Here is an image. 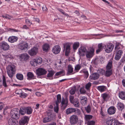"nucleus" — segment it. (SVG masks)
Masks as SVG:
<instances>
[{"instance_id":"obj_1","label":"nucleus","mask_w":125,"mask_h":125,"mask_svg":"<svg viewBox=\"0 0 125 125\" xmlns=\"http://www.w3.org/2000/svg\"><path fill=\"white\" fill-rule=\"evenodd\" d=\"M6 70L8 76L12 79L16 71L15 66L13 65H9L7 66Z\"/></svg>"},{"instance_id":"obj_2","label":"nucleus","mask_w":125,"mask_h":125,"mask_svg":"<svg viewBox=\"0 0 125 125\" xmlns=\"http://www.w3.org/2000/svg\"><path fill=\"white\" fill-rule=\"evenodd\" d=\"M18 108H14L11 110L10 115L11 118L17 119L19 118L20 115L18 111Z\"/></svg>"},{"instance_id":"obj_3","label":"nucleus","mask_w":125,"mask_h":125,"mask_svg":"<svg viewBox=\"0 0 125 125\" xmlns=\"http://www.w3.org/2000/svg\"><path fill=\"white\" fill-rule=\"evenodd\" d=\"M118 121L111 117L108 118L106 121V123L108 125H117Z\"/></svg>"},{"instance_id":"obj_4","label":"nucleus","mask_w":125,"mask_h":125,"mask_svg":"<svg viewBox=\"0 0 125 125\" xmlns=\"http://www.w3.org/2000/svg\"><path fill=\"white\" fill-rule=\"evenodd\" d=\"M114 47L113 44L112 43H108L106 45L104 48L105 51L107 53L111 52Z\"/></svg>"},{"instance_id":"obj_5","label":"nucleus","mask_w":125,"mask_h":125,"mask_svg":"<svg viewBox=\"0 0 125 125\" xmlns=\"http://www.w3.org/2000/svg\"><path fill=\"white\" fill-rule=\"evenodd\" d=\"M71 44L69 43H66L63 45V51L65 50V55L66 56H68L70 52Z\"/></svg>"},{"instance_id":"obj_6","label":"nucleus","mask_w":125,"mask_h":125,"mask_svg":"<svg viewBox=\"0 0 125 125\" xmlns=\"http://www.w3.org/2000/svg\"><path fill=\"white\" fill-rule=\"evenodd\" d=\"M78 116L75 115H73L71 116L70 118V122L71 125H75L78 122Z\"/></svg>"},{"instance_id":"obj_7","label":"nucleus","mask_w":125,"mask_h":125,"mask_svg":"<svg viewBox=\"0 0 125 125\" xmlns=\"http://www.w3.org/2000/svg\"><path fill=\"white\" fill-rule=\"evenodd\" d=\"M94 52L93 48H91L90 49L87 51L85 54L86 57L88 58H91L94 55Z\"/></svg>"},{"instance_id":"obj_8","label":"nucleus","mask_w":125,"mask_h":125,"mask_svg":"<svg viewBox=\"0 0 125 125\" xmlns=\"http://www.w3.org/2000/svg\"><path fill=\"white\" fill-rule=\"evenodd\" d=\"M29 118L27 116H24L19 121L20 125H24L26 123H28L29 120Z\"/></svg>"},{"instance_id":"obj_9","label":"nucleus","mask_w":125,"mask_h":125,"mask_svg":"<svg viewBox=\"0 0 125 125\" xmlns=\"http://www.w3.org/2000/svg\"><path fill=\"white\" fill-rule=\"evenodd\" d=\"M1 48L4 51L8 50L9 49V46L6 42L4 41L2 42L0 44Z\"/></svg>"},{"instance_id":"obj_10","label":"nucleus","mask_w":125,"mask_h":125,"mask_svg":"<svg viewBox=\"0 0 125 125\" xmlns=\"http://www.w3.org/2000/svg\"><path fill=\"white\" fill-rule=\"evenodd\" d=\"M87 50L86 48L84 46H81L79 49L78 52L80 56H84L85 55V53L86 52Z\"/></svg>"},{"instance_id":"obj_11","label":"nucleus","mask_w":125,"mask_h":125,"mask_svg":"<svg viewBox=\"0 0 125 125\" xmlns=\"http://www.w3.org/2000/svg\"><path fill=\"white\" fill-rule=\"evenodd\" d=\"M38 52V48L36 47H34L28 51V53L31 56L35 55Z\"/></svg>"},{"instance_id":"obj_12","label":"nucleus","mask_w":125,"mask_h":125,"mask_svg":"<svg viewBox=\"0 0 125 125\" xmlns=\"http://www.w3.org/2000/svg\"><path fill=\"white\" fill-rule=\"evenodd\" d=\"M47 72L45 69L42 68H38L36 70L37 75L39 76L45 75Z\"/></svg>"},{"instance_id":"obj_13","label":"nucleus","mask_w":125,"mask_h":125,"mask_svg":"<svg viewBox=\"0 0 125 125\" xmlns=\"http://www.w3.org/2000/svg\"><path fill=\"white\" fill-rule=\"evenodd\" d=\"M9 125H17L18 122L16 119L10 118L8 120Z\"/></svg>"},{"instance_id":"obj_14","label":"nucleus","mask_w":125,"mask_h":125,"mask_svg":"<svg viewBox=\"0 0 125 125\" xmlns=\"http://www.w3.org/2000/svg\"><path fill=\"white\" fill-rule=\"evenodd\" d=\"M28 43H24L20 44L19 46V48L21 50L26 51L27 49L29 48Z\"/></svg>"},{"instance_id":"obj_15","label":"nucleus","mask_w":125,"mask_h":125,"mask_svg":"<svg viewBox=\"0 0 125 125\" xmlns=\"http://www.w3.org/2000/svg\"><path fill=\"white\" fill-rule=\"evenodd\" d=\"M99 77V75L97 73H94L91 74L89 76V79L92 80L97 79Z\"/></svg>"},{"instance_id":"obj_16","label":"nucleus","mask_w":125,"mask_h":125,"mask_svg":"<svg viewBox=\"0 0 125 125\" xmlns=\"http://www.w3.org/2000/svg\"><path fill=\"white\" fill-rule=\"evenodd\" d=\"M61 48L58 45H56L53 47L52 48L53 52L55 54L58 53L60 51Z\"/></svg>"},{"instance_id":"obj_17","label":"nucleus","mask_w":125,"mask_h":125,"mask_svg":"<svg viewBox=\"0 0 125 125\" xmlns=\"http://www.w3.org/2000/svg\"><path fill=\"white\" fill-rule=\"evenodd\" d=\"M68 103V100L65 99L63 98L61 102V104L62 105V109L63 110H64L67 106Z\"/></svg>"},{"instance_id":"obj_18","label":"nucleus","mask_w":125,"mask_h":125,"mask_svg":"<svg viewBox=\"0 0 125 125\" xmlns=\"http://www.w3.org/2000/svg\"><path fill=\"white\" fill-rule=\"evenodd\" d=\"M2 84L3 86L5 87H7L9 85L10 81H6L5 77L4 75L2 76Z\"/></svg>"},{"instance_id":"obj_19","label":"nucleus","mask_w":125,"mask_h":125,"mask_svg":"<svg viewBox=\"0 0 125 125\" xmlns=\"http://www.w3.org/2000/svg\"><path fill=\"white\" fill-rule=\"evenodd\" d=\"M80 102L82 105H84L87 102V97L85 96H81L80 98Z\"/></svg>"},{"instance_id":"obj_20","label":"nucleus","mask_w":125,"mask_h":125,"mask_svg":"<svg viewBox=\"0 0 125 125\" xmlns=\"http://www.w3.org/2000/svg\"><path fill=\"white\" fill-rule=\"evenodd\" d=\"M116 109L113 106H112L109 108L107 110V112L110 115H112L115 113V112Z\"/></svg>"},{"instance_id":"obj_21","label":"nucleus","mask_w":125,"mask_h":125,"mask_svg":"<svg viewBox=\"0 0 125 125\" xmlns=\"http://www.w3.org/2000/svg\"><path fill=\"white\" fill-rule=\"evenodd\" d=\"M101 96L104 101H108L110 97L109 94L107 93H105L101 94Z\"/></svg>"},{"instance_id":"obj_22","label":"nucleus","mask_w":125,"mask_h":125,"mask_svg":"<svg viewBox=\"0 0 125 125\" xmlns=\"http://www.w3.org/2000/svg\"><path fill=\"white\" fill-rule=\"evenodd\" d=\"M122 53L123 52L121 50H119L118 51L115 55V59L116 60H119L121 58Z\"/></svg>"},{"instance_id":"obj_23","label":"nucleus","mask_w":125,"mask_h":125,"mask_svg":"<svg viewBox=\"0 0 125 125\" xmlns=\"http://www.w3.org/2000/svg\"><path fill=\"white\" fill-rule=\"evenodd\" d=\"M17 37L12 36L10 37L8 39V41L11 43H14L16 42L18 40Z\"/></svg>"},{"instance_id":"obj_24","label":"nucleus","mask_w":125,"mask_h":125,"mask_svg":"<svg viewBox=\"0 0 125 125\" xmlns=\"http://www.w3.org/2000/svg\"><path fill=\"white\" fill-rule=\"evenodd\" d=\"M73 104L74 106L76 107H80V104L78 101V99L76 98L74 99V100L73 101V102L71 103Z\"/></svg>"},{"instance_id":"obj_25","label":"nucleus","mask_w":125,"mask_h":125,"mask_svg":"<svg viewBox=\"0 0 125 125\" xmlns=\"http://www.w3.org/2000/svg\"><path fill=\"white\" fill-rule=\"evenodd\" d=\"M80 72L83 73L84 77L85 78H87L89 75L87 70L85 69H83L81 70Z\"/></svg>"},{"instance_id":"obj_26","label":"nucleus","mask_w":125,"mask_h":125,"mask_svg":"<svg viewBox=\"0 0 125 125\" xmlns=\"http://www.w3.org/2000/svg\"><path fill=\"white\" fill-rule=\"evenodd\" d=\"M75 108H70L67 109L66 110V113L67 115H68L73 113L75 112Z\"/></svg>"},{"instance_id":"obj_27","label":"nucleus","mask_w":125,"mask_h":125,"mask_svg":"<svg viewBox=\"0 0 125 125\" xmlns=\"http://www.w3.org/2000/svg\"><path fill=\"white\" fill-rule=\"evenodd\" d=\"M27 79L28 80H30L34 78V75L32 72H28L27 73Z\"/></svg>"},{"instance_id":"obj_28","label":"nucleus","mask_w":125,"mask_h":125,"mask_svg":"<svg viewBox=\"0 0 125 125\" xmlns=\"http://www.w3.org/2000/svg\"><path fill=\"white\" fill-rule=\"evenodd\" d=\"M21 57L23 60L26 61L29 58L30 56L27 54L25 53L21 54Z\"/></svg>"},{"instance_id":"obj_29","label":"nucleus","mask_w":125,"mask_h":125,"mask_svg":"<svg viewBox=\"0 0 125 125\" xmlns=\"http://www.w3.org/2000/svg\"><path fill=\"white\" fill-rule=\"evenodd\" d=\"M97 89L100 92H103L106 90V87L104 85L100 86L97 87Z\"/></svg>"},{"instance_id":"obj_30","label":"nucleus","mask_w":125,"mask_h":125,"mask_svg":"<svg viewBox=\"0 0 125 125\" xmlns=\"http://www.w3.org/2000/svg\"><path fill=\"white\" fill-rule=\"evenodd\" d=\"M112 62L111 60H110L106 66V69L107 70H112Z\"/></svg>"},{"instance_id":"obj_31","label":"nucleus","mask_w":125,"mask_h":125,"mask_svg":"<svg viewBox=\"0 0 125 125\" xmlns=\"http://www.w3.org/2000/svg\"><path fill=\"white\" fill-rule=\"evenodd\" d=\"M117 107L118 109L122 111V110L124 108V105L123 103L120 102H119L117 104Z\"/></svg>"},{"instance_id":"obj_32","label":"nucleus","mask_w":125,"mask_h":125,"mask_svg":"<svg viewBox=\"0 0 125 125\" xmlns=\"http://www.w3.org/2000/svg\"><path fill=\"white\" fill-rule=\"evenodd\" d=\"M98 49L96 50V53H98L102 51L104 47L102 46V43H101L99 44L98 45Z\"/></svg>"},{"instance_id":"obj_33","label":"nucleus","mask_w":125,"mask_h":125,"mask_svg":"<svg viewBox=\"0 0 125 125\" xmlns=\"http://www.w3.org/2000/svg\"><path fill=\"white\" fill-rule=\"evenodd\" d=\"M119 98L125 100V92L121 91L119 92Z\"/></svg>"},{"instance_id":"obj_34","label":"nucleus","mask_w":125,"mask_h":125,"mask_svg":"<svg viewBox=\"0 0 125 125\" xmlns=\"http://www.w3.org/2000/svg\"><path fill=\"white\" fill-rule=\"evenodd\" d=\"M50 46L49 44L46 43L43 45L42 47L43 51L45 52H47L49 50Z\"/></svg>"},{"instance_id":"obj_35","label":"nucleus","mask_w":125,"mask_h":125,"mask_svg":"<svg viewBox=\"0 0 125 125\" xmlns=\"http://www.w3.org/2000/svg\"><path fill=\"white\" fill-rule=\"evenodd\" d=\"M26 112L27 114L30 115L32 112L33 110L30 107H25Z\"/></svg>"},{"instance_id":"obj_36","label":"nucleus","mask_w":125,"mask_h":125,"mask_svg":"<svg viewBox=\"0 0 125 125\" xmlns=\"http://www.w3.org/2000/svg\"><path fill=\"white\" fill-rule=\"evenodd\" d=\"M112 70H107L105 72V75L106 77H109L112 74Z\"/></svg>"},{"instance_id":"obj_37","label":"nucleus","mask_w":125,"mask_h":125,"mask_svg":"<svg viewBox=\"0 0 125 125\" xmlns=\"http://www.w3.org/2000/svg\"><path fill=\"white\" fill-rule=\"evenodd\" d=\"M73 68L71 65H69L68 66V73L66 75H68V74L72 73L73 71Z\"/></svg>"},{"instance_id":"obj_38","label":"nucleus","mask_w":125,"mask_h":125,"mask_svg":"<svg viewBox=\"0 0 125 125\" xmlns=\"http://www.w3.org/2000/svg\"><path fill=\"white\" fill-rule=\"evenodd\" d=\"M25 107H22L20 108L19 113L22 115H24L26 113Z\"/></svg>"},{"instance_id":"obj_39","label":"nucleus","mask_w":125,"mask_h":125,"mask_svg":"<svg viewBox=\"0 0 125 125\" xmlns=\"http://www.w3.org/2000/svg\"><path fill=\"white\" fill-rule=\"evenodd\" d=\"M35 61L36 62L37 65L40 64L42 62V59L40 57H37L35 59Z\"/></svg>"},{"instance_id":"obj_40","label":"nucleus","mask_w":125,"mask_h":125,"mask_svg":"<svg viewBox=\"0 0 125 125\" xmlns=\"http://www.w3.org/2000/svg\"><path fill=\"white\" fill-rule=\"evenodd\" d=\"M48 72L49 73L47 74V76L48 77H51L53 76L55 73L54 71L52 70H48Z\"/></svg>"},{"instance_id":"obj_41","label":"nucleus","mask_w":125,"mask_h":125,"mask_svg":"<svg viewBox=\"0 0 125 125\" xmlns=\"http://www.w3.org/2000/svg\"><path fill=\"white\" fill-rule=\"evenodd\" d=\"M52 119V117H47L44 118L43 120V122L44 123H47L51 121Z\"/></svg>"},{"instance_id":"obj_42","label":"nucleus","mask_w":125,"mask_h":125,"mask_svg":"<svg viewBox=\"0 0 125 125\" xmlns=\"http://www.w3.org/2000/svg\"><path fill=\"white\" fill-rule=\"evenodd\" d=\"M93 118V116L90 115H85L84 119L85 121H88Z\"/></svg>"},{"instance_id":"obj_43","label":"nucleus","mask_w":125,"mask_h":125,"mask_svg":"<svg viewBox=\"0 0 125 125\" xmlns=\"http://www.w3.org/2000/svg\"><path fill=\"white\" fill-rule=\"evenodd\" d=\"M17 78L20 80H22L23 79V77L22 74L18 73L16 75Z\"/></svg>"},{"instance_id":"obj_44","label":"nucleus","mask_w":125,"mask_h":125,"mask_svg":"<svg viewBox=\"0 0 125 125\" xmlns=\"http://www.w3.org/2000/svg\"><path fill=\"white\" fill-rule=\"evenodd\" d=\"M76 88L75 86L73 87L69 91V93L71 95L74 94L76 90Z\"/></svg>"},{"instance_id":"obj_45","label":"nucleus","mask_w":125,"mask_h":125,"mask_svg":"<svg viewBox=\"0 0 125 125\" xmlns=\"http://www.w3.org/2000/svg\"><path fill=\"white\" fill-rule=\"evenodd\" d=\"M79 44L78 42L75 43L73 44V47L74 50H76L79 46Z\"/></svg>"},{"instance_id":"obj_46","label":"nucleus","mask_w":125,"mask_h":125,"mask_svg":"<svg viewBox=\"0 0 125 125\" xmlns=\"http://www.w3.org/2000/svg\"><path fill=\"white\" fill-rule=\"evenodd\" d=\"M61 95L60 94H58L57 95V101H56V103H57L58 104V103H60L61 102Z\"/></svg>"},{"instance_id":"obj_47","label":"nucleus","mask_w":125,"mask_h":125,"mask_svg":"<svg viewBox=\"0 0 125 125\" xmlns=\"http://www.w3.org/2000/svg\"><path fill=\"white\" fill-rule=\"evenodd\" d=\"M85 108L87 113H89L91 112V107L89 105L85 107Z\"/></svg>"},{"instance_id":"obj_48","label":"nucleus","mask_w":125,"mask_h":125,"mask_svg":"<svg viewBox=\"0 0 125 125\" xmlns=\"http://www.w3.org/2000/svg\"><path fill=\"white\" fill-rule=\"evenodd\" d=\"M56 106H55L54 108V110L55 112L57 113L59 110L58 104L56 102Z\"/></svg>"},{"instance_id":"obj_49","label":"nucleus","mask_w":125,"mask_h":125,"mask_svg":"<svg viewBox=\"0 0 125 125\" xmlns=\"http://www.w3.org/2000/svg\"><path fill=\"white\" fill-rule=\"evenodd\" d=\"M35 59H34L31 61V64L32 66H35L37 65L36 62L35 61Z\"/></svg>"},{"instance_id":"obj_50","label":"nucleus","mask_w":125,"mask_h":125,"mask_svg":"<svg viewBox=\"0 0 125 125\" xmlns=\"http://www.w3.org/2000/svg\"><path fill=\"white\" fill-rule=\"evenodd\" d=\"M75 112L78 115H80L81 114V111L79 109L77 108H75Z\"/></svg>"},{"instance_id":"obj_51","label":"nucleus","mask_w":125,"mask_h":125,"mask_svg":"<svg viewBox=\"0 0 125 125\" xmlns=\"http://www.w3.org/2000/svg\"><path fill=\"white\" fill-rule=\"evenodd\" d=\"M91 86V83L90 82H89L86 85L85 88L87 90H88Z\"/></svg>"},{"instance_id":"obj_52","label":"nucleus","mask_w":125,"mask_h":125,"mask_svg":"<svg viewBox=\"0 0 125 125\" xmlns=\"http://www.w3.org/2000/svg\"><path fill=\"white\" fill-rule=\"evenodd\" d=\"M81 66L80 64L76 65L75 67L74 70L75 71H78L81 68Z\"/></svg>"},{"instance_id":"obj_53","label":"nucleus","mask_w":125,"mask_h":125,"mask_svg":"<svg viewBox=\"0 0 125 125\" xmlns=\"http://www.w3.org/2000/svg\"><path fill=\"white\" fill-rule=\"evenodd\" d=\"M120 45H121V44L119 42H116V43L115 46V49H119L120 47H119Z\"/></svg>"},{"instance_id":"obj_54","label":"nucleus","mask_w":125,"mask_h":125,"mask_svg":"<svg viewBox=\"0 0 125 125\" xmlns=\"http://www.w3.org/2000/svg\"><path fill=\"white\" fill-rule=\"evenodd\" d=\"M58 10L60 11L63 14L67 16H68V15L67 13H65V12L64 11V10L62 9H58Z\"/></svg>"},{"instance_id":"obj_55","label":"nucleus","mask_w":125,"mask_h":125,"mask_svg":"<svg viewBox=\"0 0 125 125\" xmlns=\"http://www.w3.org/2000/svg\"><path fill=\"white\" fill-rule=\"evenodd\" d=\"M95 122L93 121H88L87 122L88 125H94Z\"/></svg>"},{"instance_id":"obj_56","label":"nucleus","mask_w":125,"mask_h":125,"mask_svg":"<svg viewBox=\"0 0 125 125\" xmlns=\"http://www.w3.org/2000/svg\"><path fill=\"white\" fill-rule=\"evenodd\" d=\"M65 71H64L62 70L59 72H58L55 74V76H58L62 74L63 73H65Z\"/></svg>"},{"instance_id":"obj_57","label":"nucleus","mask_w":125,"mask_h":125,"mask_svg":"<svg viewBox=\"0 0 125 125\" xmlns=\"http://www.w3.org/2000/svg\"><path fill=\"white\" fill-rule=\"evenodd\" d=\"M21 95L20 96V97L23 98H25L27 95V94L24 93H21Z\"/></svg>"},{"instance_id":"obj_58","label":"nucleus","mask_w":125,"mask_h":125,"mask_svg":"<svg viewBox=\"0 0 125 125\" xmlns=\"http://www.w3.org/2000/svg\"><path fill=\"white\" fill-rule=\"evenodd\" d=\"M74 100V97L72 95H70L69 96V100L71 103L73 102V101Z\"/></svg>"},{"instance_id":"obj_59","label":"nucleus","mask_w":125,"mask_h":125,"mask_svg":"<svg viewBox=\"0 0 125 125\" xmlns=\"http://www.w3.org/2000/svg\"><path fill=\"white\" fill-rule=\"evenodd\" d=\"M22 92V90L21 89H18L16 90L15 91V93L18 94H21Z\"/></svg>"},{"instance_id":"obj_60","label":"nucleus","mask_w":125,"mask_h":125,"mask_svg":"<svg viewBox=\"0 0 125 125\" xmlns=\"http://www.w3.org/2000/svg\"><path fill=\"white\" fill-rule=\"evenodd\" d=\"M80 92L81 94H85L86 92V91L83 88H81L80 90Z\"/></svg>"},{"instance_id":"obj_61","label":"nucleus","mask_w":125,"mask_h":125,"mask_svg":"<svg viewBox=\"0 0 125 125\" xmlns=\"http://www.w3.org/2000/svg\"><path fill=\"white\" fill-rule=\"evenodd\" d=\"M119 63L120 65L123 66L125 63V61H124L123 60L121 59L120 60Z\"/></svg>"},{"instance_id":"obj_62","label":"nucleus","mask_w":125,"mask_h":125,"mask_svg":"<svg viewBox=\"0 0 125 125\" xmlns=\"http://www.w3.org/2000/svg\"><path fill=\"white\" fill-rule=\"evenodd\" d=\"M42 10L43 11H46L47 10V8L46 6L45 5L43 6L42 7Z\"/></svg>"},{"instance_id":"obj_63","label":"nucleus","mask_w":125,"mask_h":125,"mask_svg":"<svg viewBox=\"0 0 125 125\" xmlns=\"http://www.w3.org/2000/svg\"><path fill=\"white\" fill-rule=\"evenodd\" d=\"M26 21L27 24H28L29 26H30L32 24L31 23L28 19L26 20Z\"/></svg>"},{"instance_id":"obj_64","label":"nucleus","mask_w":125,"mask_h":125,"mask_svg":"<svg viewBox=\"0 0 125 125\" xmlns=\"http://www.w3.org/2000/svg\"><path fill=\"white\" fill-rule=\"evenodd\" d=\"M2 17L3 18H5L6 19H10V16L8 15H6L5 16H3Z\"/></svg>"}]
</instances>
